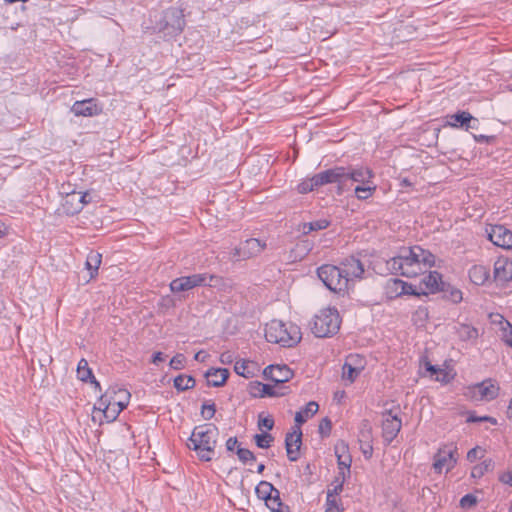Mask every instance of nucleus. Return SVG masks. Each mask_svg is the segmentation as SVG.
<instances>
[{"label":"nucleus","instance_id":"nucleus-1","mask_svg":"<svg viewBox=\"0 0 512 512\" xmlns=\"http://www.w3.org/2000/svg\"><path fill=\"white\" fill-rule=\"evenodd\" d=\"M434 264L435 256L420 246L404 248L387 262L393 273L405 277H416L423 274Z\"/></svg>","mask_w":512,"mask_h":512},{"label":"nucleus","instance_id":"nucleus-2","mask_svg":"<svg viewBox=\"0 0 512 512\" xmlns=\"http://www.w3.org/2000/svg\"><path fill=\"white\" fill-rule=\"evenodd\" d=\"M219 431L212 424H204L194 428L187 442V447L194 450L200 460L210 461L216 448Z\"/></svg>","mask_w":512,"mask_h":512},{"label":"nucleus","instance_id":"nucleus-3","mask_svg":"<svg viewBox=\"0 0 512 512\" xmlns=\"http://www.w3.org/2000/svg\"><path fill=\"white\" fill-rule=\"evenodd\" d=\"M265 338L268 342L283 347H292L302 338L301 329L294 323L272 320L266 324Z\"/></svg>","mask_w":512,"mask_h":512},{"label":"nucleus","instance_id":"nucleus-4","mask_svg":"<svg viewBox=\"0 0 512 512\" xmlns=\"http://www.w3.org/2000/svg\"><path fill=\"white\" fill-rule=\"evenodd\" d=\"M443 285L442 276L437 271H430L423 277L418 286L409 284L400 279H394L391 283L394 292L397 294L416 296L436 293L441 290Z\"/></svg>","mask_w":512,"mask_h":512},{"label":"nucleus","instance_id":"nucleus-5","mask_svg":"<svg viewBox=\"0 0 512 512\" xmlns=\"http://www.w3.org/2000/svg\"><path fill=\"white\" fill-rule=\"evenodd\" d=\"M340 325L341 318L337 309L325 308L313 317L310 329L316 337H331L339 331Z\"/></svg>","mask_w":512,"mask_h":512},{"label":"nucleus","instance_id":"nucleus-6","mask_svg":"<svg viewBox=\"0 0 512 512\" xmlns=\"http://www.w3.org/2000/svg\"><path fill=\"white\" fill-rule=\"evenodd\" d=\"M318 277L331 291L341 293L348 289L347 278L340 267L334 265H322L317 270Z\"/></svg>","mask_w":512,"mask_h":512},{"label":"nucleus","instance_id":"nucleus-7","mask_svg":"<svg viewBox=\"0 0 512 512\" xmlns=\"http://www.w3.org/2000/svg\"><path fill=\"white\" fill-rule=\"evenodd\" d=\"M374 173L366 166H343V192L351 190L354 185L373 181Z\"/></svg>","mask_w":512,"mask_h":512},{"label":"nucleus","instance_id":"nucleus-8","mask_svg":"<svg viewBox=\"0 0 512 512\" xmlns=\"http://www.w3.org/2000/svg\"><path fill=\"white\" fill-rule=\"evenodd\" d=\"M457 463V447L454 445H443L433 457V469L436 473L449 472Z\"/></svg>","mask_w":512,"mask_h":512},{"label":"nucleus","instance_id":"nucleus-9","mask_svg":"<svg viewBox=\"0 0 512 512\" xmlns=\"http://www.w3.org/2000/svg\"><path fill=\"white\" fill-rule=\"evenodd\" d=\"M213 279L214 276L207 273L179 277L170 283V290L174 293L188 291L195 287L211 285Z\"/></svg>","mask_w":512,"mask_h":512},{"label":"nucleus","instance_id":"nucleus-10","mask_svg":"<svg viewBox=\"0 0 512 512\" xmlns=\"http://www.w3.org/2000/svg\"><path fill=\"white\" fill-rule=\"evenodd\" d=\"M164 24L159 27L160 31L165 32L168 36L179 34L185 25L184 16L181 10L170 8L164 12Z\"/></svg>","mask_w":512,"mask_h":512},{"label":"nucleus","instance_id":"nucleus-11","mask_svg":"<svg viewBox=\"0 0 512 512\" xmlns=\"http://www.w3.org/2000/svg\"><path fill=\"white\" fill-rule=\"evenodd\" d=\"M366 366V360L360 354H350L342 367V380L352 384Z\"/></svg>","mask_w":512,"mask_h":512},{"label":"nucleus","instance_id":"nucleus-12","mask_svg":"<svg viewBox=\"0 0 512 512\" xmlns=\"http://www.w3.org/2000/svg\"><path fill=\"white\" fill-rule=\"evenodd\" d=\"M402 427V421L398 414L392 410L382 413V436L386 444H390L398 435Z\"/></svg>","mask_w":512,"mask_h":512},{"label":"nucleus","instance_id":"nucleus-13","mask_svg":"<svg viewBox=\"0 0 512 512\" xmlns=\"http://www.w3.org/2000/svg\"><path fill=\"white\" fill-rule=\"evenodd\" d=\"M488 239L503 249H512V231L503 225H490L486 228Z\"/></svg>","mask_w":512,"mask_h":512},{"label":"nucleus","instance_id":"nucleus-14","mask_svg":"<svg viewBox=\"0 0 512 512\" xmlns=\"http://www.w3.org/2000/svg\"><path fill=\"white\" fill-rule=\"evenodd\" d=\"M97 414L103 416L106 422H113L120 414L110 398V393H104L95 404L93 420H96Z\"/></svg>","mask_w":512,"mask_h":512},{"label":"nucleus","instance_id":"nucleus-15","mask_svg":"<svg viewBox=\"0 0 512 512\" xmlns=\"http://www.w3.org/2000/svg\"><path fill=\"white\" fill-rule=\"evenodd\" d=\"M315 183L319 186L336 183L338 194L343 193V166H337L315 174Z\"/></svg>","mask_w":512,"mask_h":512},{"label":"nucleus","instance_id":"nucleus-16","mask_svg":"<svg viewBox=\"0 0 512 512\" xmlns=\"http://www.w3.org/2000/svg\"><path fill=\"white\" fill-rule=\"evenodd\" d=\"M265 247V242L250 238L243 242L239 248H235L233 256L237 260L251 258L259 255Z\"/></svg>","mask_w":512,"mask_h":512},{"label":"nucleus","instance_id":"nucleus-17","mask_svg":"<svg viewBox=\"0 0 512 512\" xmlns=\"http://www.w3.org/2000/svg\"><path fill=\"white\" fill-rule=\"evenodd\" d=\"M499 387L491 381H483L470 389L471 396L476 401H491L498 395Z\"/></svg>","mask_w":512,"mask_h":512},{"label":"nucleus","instance_id":"nucleus-18","mask_svg":"<svg viewBox=\"0 0 512 512\" xmlns=\"http://www.w3.org/2000/svg\"><path fill=\"white\" fill-rule=\"evenodd\" d=\"M263 375L265 378L279 384L289 381L293 372L287 365H270L264 369Z\"/></svg>","mask_w":512,"mask_h":512},{"label":"nucleus","instance_id":"nucleus-19","mask_svg":"<svg viewBox=\"0 0 512 512\" xmlns=\"http://www.w3.org/2000/svg\"><path fill=\"white\" fill-rule=\"evenodd\" d=\"M71 111L76 116L91 117L100 114L102 108L95 99L90 98L82 101H76L72 105Z\"/></svg>","mask_w":512,"mask_h":512},{"label":"nucleus","instance_id":"nucleus-20","mask_svg":"<svg viewBox=\"0 0 512 512\" xmlns=\"http://www.w3.org/2000/svg\"><path fill=\"white\" fill-rule=\"evenodd\" d=\"M477 119H475L469 112L461 111L453 115L447 116L446 124L453 128H463L465 130L476 129Z\"/></svg>","mask_w":512,"mask_h":512},{"label":"nucleus","instance_id":"nucleus-21","mask_svg":"<svg viewBox=\"0 0 512 512\" xmlns=\"http://www.w3.org/2000/svg\"><path fill=\"white\" fill-rule=\"evenodd\" d=\"M302 432L300 427H296V429L292 433H288L285 438V446L287 451V457L290 461H297L299 458V450L302 443Z\"/></svg>","mask_w":512,"mask_h":512},{"label":"nucleus","instance_id":"nucleus-22","mask_svg":"<svg viewBox=\"0 0 512 512\" xmlns=\"http://www.w3.org/2000/svg\"><path fill=\"white\" fill-rule=\"evenodd\" d=\"M343 274H345V278H347V284L356 278H361L364 273L363 264L359 259L355 257L346 258L340 266Z\"/></svg>","mask_w":512,"mask_h":512},{"label":"nucleus","instance_id":"nucleus-23","mask_svg":"<svg viewBox=\"0 0 512 512\" xmlns=\"http://www.w3.org/2000/svg\"><path fill=\"white\" fill-rule=\"evenodd\" d=\"M257 497L264 501H271L273 506H280L279 491L269 482L261 481L255 488Z\"/></svg>","mask_w":512,"mask_h":512},{"label":"nucleus","instance_id":"nucleus-24","mask_svg":"<svg viewBox=\"0 0 512 512\" xmlns=\"http://www.w3.org/2000/svg\"><path fill=\"white\" fill-rule=\"evenodd\" d=\"M494 277L500 283L512 280V260L499 258L494 264Z\"/></svg>","mask_w":512,"mask_h":512},{"label":"nucleus","instance_id":"nucleus-25","mask_svg":"<svg viewBox=\"0 0 512 512\" xmlns=\"http://www.w3.org/2000/svg\"><path fill=\"white\" fill-rule=\"evenodd\" d=\"M228 376L229 371L225 368H211L205 374L208 385L213 387L224 385Z\"/></svg>","mask_w":512,"mask_h":512},{"label":"nucleus","instance_id":"nucleus-26","mask_svg":"<svg viewBox=\"0 0 512 512\" xmlns=\"http://www.w3.org/2000/svg\"><path fill=\"white\" fill-rule=\"evenodd\" d=\"M335 454L338 461V466L340 470H347L349 473L350 466L352 463V458L348 451V446L344 442H340L335 446Z\"/></svg>","mask_w":512,"mask_h":512},{"label":"nucleus","instance_id":"nucleus-27","mask_svg":"<svg viewBox=\"0 0 512 512\" xmlns=\"http://www.w3.org/2000/svg\"><path fill=\"white\" fill-rule=\"evenodd\" d=\"M319 409V406L316 402L310 401L306 404V406L295 414V423L296 427H300L303 423H305L308 419L314 416Z\"/></svg>","mask_w":512,"mask_h":512},{"label":"nucleus","instance_id":"nucleus-28","mask_svg":"<svg viewBox=\"0 0 512 512\" xmlns=\"http://www.w3.org/2000/svg\"><path fill=\"white\" fill-rule=\"evenodd\" d=\"M454 330L462 341H475L478 337V330L469 324L459 323L454 326Z\"/></svg>","mask_w":512,"mask_h":512},{"label":"nucleus","instance_id":"nucleus-29","mask_svg":"<svg viewBox=\"0 0 512 512\" xmlns=\"http://www.w3.org/2000/svg\"><path fill=\"white\" fill-rule=\"evenodd\" d=\"M76 372H77V377L79 380H81L83 382L90 381V382L94 383L97 387L100 386V384L95 380V377L93 376L92 370L89 368L87 360L82 358L78 362Z\"/></svg>","mask_w":512,"mask_h":512},{"label":"nucleus","instance_id":"nucleus-30","mask_svg":"<svg viewBox=\"0 0 512 512\" xmlns=\"http://www.w3.org/2000/svg\"><path fill=\"white\" fill-rule=\"evenodd\" d=\"M469 278L476 285H483L489 278V271L485 266L475 265L469 270Z\"/></svg>","mask_w":512,"mask_h":512},{"label":"nucleus","instance_id":"nucleus-31","mask_svg":"<svg viewBox=\"0 0 512 512\" xmlns=\"http://www.w3.org/2000/svg\"><path fill=\"white\" fill-rule=\"evenodd\" d=\"M424 368L426 372L429 374V376L434 380L442 383H447L450 381V375L448 372L435 365H432L430 362L425 361Z\"/></svg>","mask_w":512,"mask_h":512},{"label":"nucleus","instance_id":"nucleus-32","mask_svg":"<svg viewBox=\"0 0 512 512\" xmlns=\"http://www.w3.org/2000/svg\"><path fill=\"white\" fill-rule=\"evenodd\" d=\"M376 189L377 185L373 181L362 185H355V187H353L355 196L359 200H366L372 197Z\"/></svg>","mask_w":512,"mask_h":512},{"label":"nucleus","instance_id":"nucleus-33","mask_svg":"<svg viewBox=\"0 0 512 512\" xmlns=\"http://www.w3.org/2000/svg\"><path fill=\"white\" fill-rule=\"evenodd\" d=\"M440 291H442L444 297L452 303H459L463 299L462 292L449 284L444 283Z\"/></svg>","mask_w":512,"mask_h":512},{"label":"nucleus","instance_id":"nucleus-34","mask_svg":"<svg viewBox=\"0 0 512 512\" xmlns=\"http://www.w3.org/2000/svg\"><path fill=\"white\" fill-rule=\"evenodd\" d=\"M234 371L244 378H250L254 375L253 363L245 360L237 361L234 365Z\"/></svg>","mask_w":512,"mask_h":512},{"label":"nucleus","instance_id":"nucleus-35","mask_svg":"<svg viewBox=\"0 0 512 512\" xmlns=\"http://www.w3.org/2000/svg\"><path fill=\"white\" fill-rule=\"evenodd\" d=\"M330 222L326 219H318L312 222L303 223L302 224V232L303 234H308L312 231H318L326 229L329 226Z\"/></svg>","mask_w":512,"mask_h":512},{"label":"nucleus","instance_id":"nucleus-36","mask_svg":"<svg viewBox=\"0 0 512 512\" xmlns=\"http://www.w3.org/2000/svg\"><path fill=\"white\" fill-rule=\"evenodd\" d=\"M195 385V380L192 376L188 375H179L175 377L174 379V387L177 390H188L190 388H193Z\"/></svg>","mask_w":512,"mask_h":512},{"label":"nucleus","instance_id":"nucleus-37","mask_svg":"<svg viewBox=\"0 0 512 512\" xmlns=\"http://www.w3.org/2000/svg\"><path fill=\"white\" fill-rule=\"evenodd\" d=\"M102 256L97 252H90L86 259V267L89 271H91V277L98 271V268L101 264Z\"/></svg>","mask_w":512,"mask_h":512},{"label":"nucleus","instance_id":"nucleus-38","mask_svg":"<svg viewBox=\"0 0 512 512\" xmlns=\"http://www.w3.org/2000/svg\"><path fill=\"white\" fill-rule=\"evenodd\" d=\"M77 194H79V198H78L77 202L75 203V205L67 208V213H69V214H75V213L80 212L83 209L84 205L90 203V201H91V197H90L89 193L77 192Z\"/></svg>","mask_w":512,"mask_h":512},{"label":"nucleus","instance_id":"nucleus-39","mask_svg":"<svg viewBox=\"0 0 512 512\" xmlns=\"http://www.w3.org/2000/svg\"><path fill=\"white\" fill-rule=\"evenodd\" d=\"M492 460H485L475 465L471 470V477L474 479L481 478L486 472L492 468Z\"/></svg>","mask_w":512,"mask_h":512},{"label":"nucleus","instance_id":"nucleus-40","mask_svg":"<svg viewBox=\"0 0 512 512\" xmlns=\"http://www.w3.org/2000/svg\"><path fill=\"white\" fill-rule=\"evenodd\" d=\"M105 393H110V398L116 397V400L129 401L130 393L127 389L118 386H111Z\"/></svg>","mask_w":512,"mask_h":512},{"label":"nucleus","instance_id":"nucleus-41","mask_svg":"<svg viewBox=\"0 0 512 512\" xmlns=\"http://www.w3.org/2000/svg\"><path fill=\"white\" fill-rule=\"evenodd\" d=\"M316 187H319L318 183H315V175L311 178L304 179L297 186V191L301 194H306L313 191Z\"/></svg>","mask_w":512,"mask_h":512},{"label":"nucleus","instance_id":"nucleus-42","mask_svg":"<svg viewBox=\"0 0 512 512\" xmlns=\"http://www.w3.org/2000/svg\"><path fill=\"white\" fill-rule=\"evenodd\" d=\"M372 441V427L367 420L362 421L359 430V442Z\"/></svg>","mask_w":512,"mask_h":512},{"label":"nucleus","instance_id":"nucleus-43","mask_svg":"<svg viewBox=\"0 0 512 512\" xmlns=\"http://www.w3.org/2000/svg\"><path fill=\"white\" fill-rule=\"evenodd\" d=\"M254 439H255L256 445L262 449L269 448L273 441V437L268 433L256 434Z\"/></svg>","mask_w":512,"mask_h":512},{"label":"nucleus","instance_id":"nucleus-44","mask_svg":"<svg viewBox=\"0 0 512 512\" xmlns=\"http://www.w3.org/2000/svg\"><path fill=\"white\" fill-rule=\"evenodd\" d=\"M237 456H238L239 460L242 461L243 463L255 461L254 454L249 449H246V448L238 447L237 448Z\"/></svg>","mask_w":512,"mask_h":512},{"label":"nucleus","instance_id":"nucleus-45","mask_svg":"<svg viewBox=\"0 0 512 512\" xmlns=\"http://www.w3.org/2000/svg\"><path fill=\"white\" fill-rule=\"evenodd\" d=\"M185 362L186 357L183 354L178 353L170 360L169 366L174 370H181L185 367Z\"/></svg>","mask_w":512,"mask_h":512},{"label":"nucleus","instance_id":"nucleus-46","mask_svg":"<svg viewBox=\"0 0 512 512\" xmlns=\"http://www.w3.org/2000/svg\"><path fill=\"white\" fill-rule=\"evenodd\" d=\"M255 387H260L262 389V397L279 396V395L283 394V393H279V392L275 391L274 386L269 385V384H263V383L257 382V381H256Z\"/></svg>","mask_w":512,"mask_h":512},{"label":"nucleus","instance_id":"nucleus-47","mask_svg":"<svg viewBox=\"0 0 512 512\" xmlns=\"http://www.w3.org/2000/svg\"><path fill=\"white\" fill-rule=\"evenodd\" d=\"M477 504V498L473 494H466L460 499V506L463 509H470Z\"/></svg>","mask_w":512,"mask_h":512},{"label":"nucleus","instance_id":"nucleus-48","mask_svg":"<svg viewBox=\"0 0 512 512\" xmlns=\"http://www.w3.org/2000/svg\"><path fill=\"white\" fill-rule=\"evenodd\" d=\"M78 198H79V194H77V192H75V191L67 192L66 193V197H65L64 202H63V207H64L66 212H67V208L72 207L73 205H75V203L77 202Z\"/></svg>","mask_w":512,"mask_h":512},{"label":"nucleus","instance_id":"nucleus-49","mask_svg":"<svg viewBox=\"0 0 512 512\" xmlns=\"http://www.w3.org/2000/svg\"><path fill=\"white\" fill-rule=\"evenodd\" d=\"M360 449L366 459L371 458L373 453L372 441L360 442Z\"/></svg>","mask_w":512,"mask_h":512},{"label":"nucleus","instance_id":"nucleus-50","mask_svg":"<svg viewBox=\"0 0 512 512\" xmlns=\"http://www.w3.org/2000/svg\"><path fill=\"white\" fill-rule=\"evenodd\" d=\"M216 412L214 404H204L201 413L205 419H211Z\"/></svg>","mask_w":512,"mask_h":512},{"label":"nucleus","instance_id":"nucleus-51","mask_svg":"<svg viewBox=\"0 0 512 512\" xmlns=\"http://www.w3.org/2000/svg\"><path fill=\"white\" fill-rule=\"evenodd\" d=\"M484 451L479 447H474L470 449L467 453V460L470 462H474L476 459L481 458L483 456Z\"/></svg>","mask_w":512,"mask_h":512},{"label":"nucleus","instance_id":"nucleus-52","mask_svg":"<svg viewBox=\"0 0 512 512\" xmlns=\"http://www.w3.org/2000/svg\"><path fill=\"white\" fill-rule=\"evenodd\" d=\"M506 328H503V338L507 345L512 346V325L506 322Z\"/></svg>","mask_w":512,"mask_h":512},{"label":"nucleus","instance_id":"nucleus-53","mask_svg":"<svg viewBox=\"0 0 512 512\" xmlns=\"http://www.w3.org/2000/svg\"><path fill=\"white\" fill-rule=\"evenodd\" d=\"M331 430V421L328 418L322 419L319 425V431L323 435H328Z\"/></svg>","mask_w":512,"mask_h":512},{"label":"nucleus","instance_id":"nucleus-54","mask_svg":"<svg viewBox=\"0 0 512 512\" xmlns=\"http://www.w3.org/2000/svg\"><path fill=\"white\" fill-rule=\"evenodd\" d=\"M258 425L259 428H266L267 430H271L274 426V420L270 417H260Z\"/></svg>","mask_w":512,"mask_h":512},{"label":"nucleus","instance_id":"nucleus-55","mask_svg":"<svg viewBox=\"0 0 512 512\" xmlns=\"http://www.w3.org/2000/svg\"><path fill=\"white\" fill-rule=\"evenodd\" d=\"M341 507L337 497H334L332 493H327L326 508H337Z\"/></svg>","mask_w":512,"mask_h":512},{"label":"nucleus","instance_id":"nucleus-56","mask_svg":"<svg viewBox=\"0 0 512 512\" xmlns=\"http://www.w3.org/2000/svg\"><path fill=\"white\" fill-rule=\"evenodd\" d=\"M468 421L469 422L487 421V422H490L492 425L497 424V419L490 417V416H482V417L470 416V417H468Z\"/></svg>","mask_w":512,"mask_h":512},{"label":"nucleus","instance_id":"nucleus-57","mask_svg":"<svg viewBox=\"0 0 512 512\" xmlns=\"http://www.w3.org/2000/svg\"><path fill=\"white\" fill-rule=\"evenodd\" d=\"M499 481L512 487V471H506L500 474Z\"/></svg>","mask_w":512,"mask_h":512},{"label":"nucleus","instance_id":"nucleus-58","mask_svg":"<svg viewBox=\"0 0 512 512\" xmlns=\"http://www.w3.org/2000/svg\"><path fill=\"white\" fill-rule=\"evenodd\" d=\"M220 361L223 364H230L233 362V354L229 351L223 352L220 356Z\"/></svg>","mask_w":512,"mask_h":512},{"label":"nucleus","instance_id":"nucleus-59","mask_svg":"<svg viewBox=\"0 0 512 512\" xmlns=\"http://www.w3.org/2000/svg\"><path fill=\"white\" fill-rule=\"evenodd\" d=\"M238 448V440L237 438L235 437H230L227 441H226V448L228 451H233L235 448Z\"/></svg>","mask_w":512,"mask_h":512},{"label":"nucleus","instance_id":"nucleus-60","mask_svg":"<svg viewBox=\"0 0 512 512\" xmlns=\"http://www.w3.org/2000/svg\"><path fill=\"white\" fill-rule=\"evenodd\" d=\"M256 382H252L250 384V394L254 397H262V389L260 387H255Z\"/></svg>","mask_w":512,"mask_h":512},{"label":"nucleus","instance_id":"nucleus-61","mask_svg":"<svg viewBox=\"0 0 512 512\" xmlns=\"http://www.w3.org/2000/svg\"><path fill=\"white\" fill-rule=\"evenodd\" d=\"M111 400L114 402L119 413L123 411L129 403V401L116 400V397H113Z\"/></svg>","mask_w":512,"mask_h":512},{"label":"nucleus","instance_id":"nucleus-62","mask_svg":"<svg viewBox=\"0 0 512 512\" xmlns=\"http://www.w3.org/2000/svg\"><path fill=\"white\" fill-rule=\"evenodd\" d=\"M343 490V481L339 482L334 486L333 489H329L327 493H332L334 497H337Z\"/></svg>","mask_w":512,"mask_h":512},{"label":"nucleus","instance_id":"nucleus-63","mask_svg":"<svg viewBox=\"0 0 512 512\" xmlns=\"http://www.w3.org/2000/svg\"><path fill=\"white\" fill-rule=\"evenodd\" d=\"M164 360V355L162 352H156L153 354L152 362L154 364H158L159 362H162Z\"/></svg>","mask_w":512,"mask_h":512},{"label":"nucleus","instance_id":"nucleus-64","mask_svg":"<svg viewBox=\"0 0 512 512\" xmlns=\"http://www.w3.org/2000/svg\"><path fill=\"white\" fill-rule=\"evenodd\" d=\"M298 248H302V250L307 253L308 251L311 250V244L308 242V241H302L301 243L298 244L297 246Z\"/></svg>","mask_w":512,"mask_h":512}]
</instances>
